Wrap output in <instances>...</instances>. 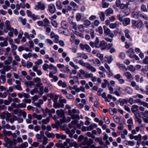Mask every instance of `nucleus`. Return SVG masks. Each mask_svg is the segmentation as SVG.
Here are the masks:
<instances>
[{
    "label": "nucleus",
    "mask_w": 148,
    "mask_h": 148,
    "mask_svg": "<svg viewBox=\"0 0 148 148\" xmlns=\"http://www.w3.org/2000/svg\"><path fill=\"white\" fill-rule=\"evenodd\" d=\"M79 63L82 66L86 67L92 72H95L97 71L96 69L89 63H85L82 60H80L79 61Z\"/></svg>",
    "instance_id": "f257e3e1"
},
{
    "label": "nucleus",
    "mask_w": 148,
    "mask_h": 148,
    "mask_svg": "<svg viewBox=\"0 0 148 148\" xmlns=\"http://www.w3.org/2000/svg\"><path fill=\"white\" fill-rule=\"evenodd\" d=\"M128 3H121L119 8L121 10H123V12L126 15H128L130 12V10L128 8Z\"/></svg>",
    "instance_id": "f03ea898"
},
{
    "label": "nucleus",
    "mask_w": 148,
    "mask_h": 148,
    "mask_svg": "<svg viewBox=\"0 0 148 148\" xmlns=\"http://www.w3.org/2000/svg\"><path fill=\"white\" fill-rule=\"evenodd\" d=\"M132 23L133 26L134 28H140L143 25V22L139 20L138 21L135 20H132Z\"/></svg>",
    "instance_id": "7ed1b4c3"
},
{
    "label": "nucleus",
    "mask_w": 148,
    "mask_h": 148,
    "mask_svg": "<svg viewBox=\"0 0 148 148\" xmlns=\"http://www.w3.org/2000/svg\"><path fill=\"white\" fill-rule=\"evenodd\" d=\"M75 119L78 120L79 119V115L78 114H75V127L76 126L77 128H81V126H83L84 125L83 122L80 121L79 123H78V121L77 120Z\"/></svg>",
    "instance_id": "20e7f679"
},
{
    "label": "nucleus",
    "mask_w": 148,
    "mask_h": 148,
    "mask_svg": "<svg viewBox=\"0 0 148 148\" xmlns=\"http://www.w3.org/2000/svg\"><path fill=\"white\" fill-rule=\"evenodd\" d=\"M79 47L80 49L82 50L85 49L89 53L91 52V48L89 45L87 44L84 45L81 43L79 44Z\"/></svg>",
    "instance_id": "39448f33"
},
{
    "label": "nucleus",
    "mask_w": 148,
    "mask_h": 148,
    "mask_svg": "<svg viewBox=\"0 0 148 148\" xmlns=\"http://www.w3.org/2000/svg\"><path fill=\"white\" fill-rule=\"evenodd\" d=\"M36 138L37 141L39 142H41V139L44 136H45L44 134V132L43 131H40V134H37L36 135Z\"/></svg>",
    "instance_id": "423d86ee"
},
{
    "label": "nucleus",
    "mask_w": 148,
    "mask_h": 148,
    "mask_svg": "<svg viewBox=\"0 0 148 148\" xmlns=\"http://www.w3.org/2000/svg\"><path fill=\"white\" fill-rule=\"evenodd\" d=\"M48 10L51 14L54 13L56 10L55 5L53 4H50L48 6Z\"/></svg>",
    "instance_id": "0eeeda50"
},
{
    "label": "nucleus",
    "mask_w": 148,
    "mask_h": 148,
    "mask_svg": "<svg viewBox=\"0 0 148 148\" xmlns=\"http://www.w3.org/2000/svg\"><path fill=\"white\" fill-rule=\"evenodd\" d=\"M11 69V67L9 65L4 66L3 68L0 70L1 73L3 74H5V72L9 71Z\"/></svg>",
    "instance_id": "6e6552de"
},
{
    "label": "nucleus",
    "mask_w": 148,
    "mask_h": 148,
    "mask_svg": "<svg viewBox=\"0 0 148 148\" xmlns=\"http://www.w3.org/2000/svg\"><path fill=\"white\" fill-rule=\"evenodd\" d=\"M138 107L137 105H134L132 106L131 108L132 112L133 113H137L138 114H139V112L138 110Z\"/></svg>",
    "instance_id": "1a4fd4ad"
},
{
    "label": "nucleus",
    "mask_w": 148,
    "mask_h": 148,
    "mask_svg": "<svg viewBox=\"0 0 148 148\" xmlns=\"http://www.w3.org/2000/svg\"><path fill=\"white\" fill-rule=\"evenodd\" d=\"M5 28L4 29V32L7 33L8 32V30L9 29L12 27H11L10 23L9 21L7 20L5 23Z\"/></svg>",
    "instance_id": "9d476101"
},
{
    "label": "nucleus",
    "mask_w": 148,
    "mask_h": 148,
    "mask_svg": "<svg viewBox=\"0 0 148 148\" xmlns=\"http://www.w3.org/2000/svg\"><path fill=\"white\" fill-rule=\"evenodd\" d=\"M66 68L67 73H69L70 74L69 77L70 78L73 79L74 77V70H73L72 71H71V70L69 69L68 66H67Z\"/></svg>",
    "instance_id": "9b49d317"
},
{
    "label": "nucleus",
    "mask_w": 148,
    "mask_h": 148,
    "mask_svg": "<svg viewBox=\"0 0 148 148\" xmlns=\"http://www.w3.org/2000/svg\"><path fill=\"white\" fill-rule=\"evenodd\" d=\"M123 75L125 76L127 79L130 80H132L134 79L133 76L130 72H125L123 73Z\"/></svg>",
    "instance_id": "f8f14e48"
},
{
    "label": "nucleus",
    "mask_w": 148,
    "mask_h": 148,
    "mask_svg": "<svg viewBox=\"0 0 148 148\" xmlns=\"http://www.w3.org/2000/svg\"><path fill=\"white\" fill-rule=\"evenodd\" d=\"M56 114L59 118L65 116L64 111L62 109L57 110L56 111Z\"/></svg>",
    "instance_id": "ddd939ff"
},
{
    "label": "nucleus",
    "mask_w": 148,
    "mask_h": 148,
    "mask_svg": "<svg viewBox=\"0 0 148 148\" xmlns=\"http://www.w3.org/2000/svg\"><path fill=\"white\" fill-rule=\"evenodd\" d=\"M91 61L94 64L98 66H99L101 64L100 60L98 58L92 59Z\"/></svg>",
    "instance_id": "4468645a"
},
{
    "label": "nucleus",
    "mask_w": 148,
    "mask_h": 148,
    "mask_svg": "<svg viewBox=\"0 0 148 148\" xmlns=\"http://www.w3.org/2000/svg\"><path fill=\"white\" fill-rule=\"evenodd\" d=\"M49 76L50 78H53V79L51 80V81L52 82H53V81L56 82L58 80V77L54 75L52 72H50L49 74Z\"/></svg>",
    "instance_id": "2eb2a0df"
},
{
    "label": "nucleus",
    "mask_w": 148,
    "mask_h": 148,
    "mask_svg": "<svg viewBox=\"0 0 148 148\" xmlns=\"http://www.w3.org/2000/svg\"><path fill=\"white\" fill-rule=\"evenodd\" d=\"M119 25V23L118 22L116 21L114 23L110 24L109 25V27L111 29H114L118 27Z\"/></svg>",
    "instance_id": "dca6fc26"
},
{
    "label": "nucleus",
    "mask_w": 148,
    "mask_h": 148,
    "mask_svg": "<svg viewBox=\"0 0 148 148\" xmlns=\"http://www.w3.org/2000/svg\"><path fill=\"white\" fill-rule=\"evenodd\" d=\"M126 53L131 58H132L134 55L133 49L131 48H130L128 51H126Z\"/></svg>",
    "instance_id": "f3484780"
},
{
    "label": "nucleus",
    "mask_w": 148,
    "mask_h": 148,
    "mask_svg": "<svg viewBox=\"0 0 148 148\" xmlns=\"http://www.w3.org/2000/svg\"><path fill=\"white\" fill-rule=\"evenodd\" d=\"M42 84V83H38L36 84V87H40V93L42 94L43 93V90L44 89V87L41 86Z\"/></svg>",
    "instance_id": "a211bd4d"
},
{
    "label": "nucleus",
    "mask_w": 148,
    "mask_h": 148,
    "mask_svg": "<svg viewBox=\"0 0 148 148\" xmlns=\"http://www.w3.org/2000/svg\"><path fill=\"white\" fill-rule=\"evenodd\" d=\"M58 85L60 87H61L63 88H65L67 86L66 83L64 82H63L61 80H60L58 82Z\"/></svg>",
    "instance_id": "6ab92c4d"
},
{
    "label": "nucleus",
    "mask_w": 148,
    "mask_h": 148,
    "mask_svg": "<svg viewBox=\"0 0 148 148\" xmlns=\"http://www.w3.org/2000/svg\"><path fill=\"white\" fill-rule=\"evenodd\" d=\"M107 45V43L105 41H102L100 42L99 46V47H100L101 49L103 50L105 49Z\"/></svg>",
    "instance_id": "aec40b11"
},
{
    "label": "nucleus",
    "mask_w": 148,
    "mask_h": 148,
    "mask_svg": "<svg viewBox=\"0 0 148 148\" xmlns=\"http://www.w3.org/2000/svg\"><path fill=\"white\" fill-rule=\"evenodd\" d=\"M56 136L57 139L61 138L62 139H65L66 138V136L61 134H56Z\"/></svg>",
    "instance_id": "412c9836"
},
{
    "label": "nucleus",
    "mask_w": 148,
    "mask_h": 148,
    "mask_svg": "<svg viewBox=\"0 0 148 148\" xmlns=\"http://www.w3.org/2000/svg\"><path fill=\"white\" fill-rule=\"evenodd\" d=\"M64 105L63 104L59 103L58 102L54 103L53 107L55 108H63L64 106Z\"/></svg>",
    "instance_id": "4be33fe9"
},
{
    "label": "nucleus",
    "mask_w": 148,
    "mask_h": 148,
    "mask_svg": "<svg viewBox=\"0 0 148 148\" xmlns=\"http://www.w3.org/2000/svg\"><path fill=\"white\" fill-rule=\"evenodd\" d=\"M104 59L105 61L107 62L109 64L113 60L111 56H105L104 57Z\"/></svg>",
    "instance_id": "5701e85b"
},
{
    "label": "nucleus",
    "mask_w": 148,
    "mask_h": 148,
    "mask_svg": "<svg viewBox=\"0 0 148 148\" xmlns=\"http://www.w3.org/2000/svg\"><path fill=\"white\" fill-rule=\"evenodd\" d=\"M66 133L69 134V136L70 137L72 138L74 134V130L73 129L71 131L69 129H67L66 130Z\"/></svg>",
    "instance_id": "b1692460"
},
{
    "label": "nucleus",
    "mask_w": 148,
    "mask_h": 148,
    "mask_svg": "<svg viewBox=\"0 0 148 148\" xmlns=\"http://www.w3.org/2000/svg\"><path fill=\"white\" fill-rule=\"evenodd\" d=\"M139 13L137 12L134 11L132 12V16L136 19H138L140 16Z\"/></svg>",
    "instance_id": "393cba45"
},
{
    "label": "nucleus",
    "mask_w": 148,
    "mask_h": 148,
    "mask_svg": "<svg viewBox=\"0 0 148 148\" xmlns=\"http://www.w3.org/2000/svg\"><path fill=\"white\" fill-rule=\"evenodd\" d=\"M103 29L104 31V33L106 35H109L111 32V31L110 29L107 28L106 26H103Z\"/></svg>",
    "instance_id": "a878e982"
},
{
    "label": "nucleus",
    "mask_w": 148,
    "mask_h": 148,
    "mask_svg": "<svg viewBox=\"0 0 148 148\" xmlns=\"http://www.w3.org/2000/svg\"><path fill=\"white\" fill-rule=\"evenodd\" d=\"M56 5L57 9L61 10L62 8L61 2L60 1H58L56 3Z\"/></svg>",
    "instance_id": "bb28decb"
},
{
    "label": "nucleus",
    "mask_w": 148,
    "mask_h": 148,
    "mask_svg": "<svg viewBox=\"0 0 148 148\" xmlns=\"http://www.w3.org/2000/svg\"><path fill=\"white\" fill-rule=\"evenodd\" d=\"M121 3V0H116L115 4L113 5V7L114 8L117 9L118 7H120Z\"/></svg>",
    "instance_id": "cd10ccee"
},
{
    "label": "nucleus",
    "mask_w": 148,
    "mask_h": 148,
    "mask_svg": "<svg viewBox=\"0 0 148 148\" xmlns=\"http://www.w3.org/2000/svg\"><path fill=\"white\" fill-rule=\"evenodd\" d=\"M38 7L40 9L42 10H44L45 8L44 4L43 3H42L41 2H38Z\"/></svg>",
    "instance_id": "c85d7f7f"
},
{
    "label": "nucleus",
    "mask_w": 148,
    "mask_h": 148,
    "mask_svg": "<svg viewBox=\"0 0 148 148\" xmlns=\"http://www.w3.org/2000/svg\"><path fill=\"white\" fill-rule=\"evenodd\" d=\"M130 19L128 18H126L124 19L123 21V24L125 26L130 24Z\"/></svg>",
    "instance_id": "c756f323"
},
{
    "label": "nucleus",
    "mask_w": 148,
    "mask_h": 148,
    "mask_svg": "<svg viewBox=\"0 0 148 148\" xmlns=\"http://www.w3.org/2000/svg\"><path fill=\"white\" fill-rule=\"evenodd\" d=\"M68 114L69 115L71 116L72 119H74V109H72V110H69L68 111Z\"/></svg>",
    "instance_id": "7c9ffc66"
},
{
    "label": "nucleus",
    "mask_w": 148,
    "mask_h": 148,
    "mask_svg": "<svg viewBox=\"0 0 148 148\" xmlns=\"http://www.w3.org/2000/svg\"><path fill=\"white\" fill-rule=\"evenodd\" d=\"M28 118L26 119V121L27 123L29 124L32 123V116L31 114H29L27 116Z\"/></svg>",
    "instance_id": "2f4dec72"
},
{
    "label": "nucleus",
    "mask_w": 148,
    "mask_h": 148,
    "mask_svg": "<svg viewBox=\"0 0 148 148\" xmlns=\"http://www.w3.org/2000/svg\"><path fill=\"white\" fill-rule=\"evenodd\" d=\"M69 23L72 25V27H73V28L74 27L73 16H72L69 17Z\"/></svg>",
    "instance_id": "473e14b6"
},
{
    "label": "nucleus",
    "mask_w": 148,
    "mask_h": 148,
    "mask_svg": "<svg viewBox=\"0 0 148 148\" xmlns=\"http://www.w3.org/2000/svg\"><path fill=\"white\" fill-rule=\"evenodd\" d=\"M99 15L101 20L102 21H103L105 20V13L103 12H101L99 13Z\"/></svg>",
    "instance_id": "72a5a7b5"
},
{
    "label": "nucleus",
    "mask_w": 148,
    "mask_h": 148,
    "mask_svg": "<svg viewBox=\"0 0 148 148\" xmlns=\"http://www.w3.org/2000/svg\"><path fill=\"white\" fill-rule=\"evenodd\" d=\"M48 69H50V70H53L55 72H54L53 73L55 74L57 71V70L56 67H55L53 64H51L49 65Z\"/></svg>",
    "instance_id": "f704fd0d"
},
{
    "label": "nucleus",
    "mask_w": 148,
    "mask_h": 148,
    "mask_svg": "<svg viewBox=\"0 0 148 148\" xmlns=\"http://www.w3.org/2000/svg\"><path fill=\"white\" fill-rule=\"evenodd\" d=\"M125 91L129 94H131L133 92L132 89L129 87H126L125 89Z\"/></svg>",
    "instance_id": "c9c22d12"
},
{
    "label": "nucleus",
    "mask_w": 148,
    "mask_h": 148,
    "mask_svg": "<svg viewBox=\"0 0 148 148\" xmlns=\"http://www.w3.org/2000/svg\"><path fill=\"white\" fill-rule=\"evenodd\" d=\"M113 119L116 123H119V124H121L120 123V118L119 117L115 115L114 116Z\"/></svg>",
    "instance_id": "e433bc0d"
},
{
    "label": "nucleus",
    "mask_w": 148,
    "mask_h": 148,
    "mask_svg": "<svg viewBox=\"0 0 148 148\" xmlns=\"http://www.w3.org/2000/svg\"><path fill=\"white\" fill-rule=\"evenodd\" d=\"M44 27L45 28V27H47L49 25L50 23L49 21L47 18H45L44 20Z\"/></svg>",
    "instance_id": "4c0bfd02"
},
{
    "label": "nucleus",
    "mask_w": 148,
    "mask_h": 148,
    "mask_svg": "<svg viewBox=\"0 0 148 148\" xmlns=\"http://www.w3.org/2000/svg\"><path fill=\"white\" fill-rule=\"evenodd\" d=\"M45 134L49 138H53L54 136L53 134L52 133H49L48 131H47L45 132Z\"/></svg>",
    "instance_id": "58836bf2"
},
{
    "label": "nucleus",
    "mask_w": 148,
    "mask_h": 148,
    "mask_svg": "<svg viewBox=\"0 0 148 148\" xmlns=\"http://www.w3.org/2000/svg\"><path fill=\"white\" fill-rule=\"evenodd\" d=\"M32 54L30 53H28V54H24L23 55V57L26 59H27L28 58L32 57Z\"/></svg>",
    "instance_id": "ea45409f"
},
{
    "label": "nucleus",
    "mask_w": 148,
    "mask_h": 148,
    "mask_svg": "<svg viewBox=\"0 0 148 148\" xmlns=\"http://www.w3.org/2000/svg\"><path fill=\"white\" fill-rule=\"evenodd\" d=\"M50 117H47L46 119H43L42 121V123L43 124H46L48 123L50 121Z\"/></svg>",
    "instance_id": "a19ab883"
},
{
    "label": "nucleus",
    "mask_w": 148,
    "mask_h": 148,
    "mask_svg": "<svg viewBox=\"0 0 148 148\" xmlns=\"http://www.w3.org/2000/svg\"><path fill=\"white\" fill-rule=\"evenodd\" d=\"M8 45V42L7 40H4L3 42H1L0 43V45L2 47H6Z\"/></svg>",
    "instance_id": "79ce46f5"
},
{
    "label": "nucleus",
    "mask_w": 148,
    "mask_h": 148,
    "mask_svg": "<svg viewBox=\"0 0 148 148\" xmlns=\"http://www.w3.org/2000/svg\"><path fill=\"white\" fill-rule=\"evenodd\" d=\"M113 10L111 8L107 9L106 11V15H109L110 14H112L113 13Z\"/></svg>",
    "instance_id": "37998d69"
},
{
    "label": "nucleus",
    "mask_w": 148,
    "mask_h": 148,
    "mask_svg": "<svg viewBox=\"0 0 148 148\" xmlns=\"http://www.w3.org/2000/svg\"><path fill=\"white\" fill-rule=\"evenodd\" d=\"M42 63L43 61L42 60L39 59L37 60V61L34 62V64L38 66L42 64Z\"/></svg>",
    "instance_id": "c03bdc74"
},
{
    "label": "nucleus",
    "mask_w": 148,
    "mask_h": 148,
    "mask_svg": "<svg viewBox=\"0 0 148 148\" xmlns=\"http://www.w3.org/2000/svg\"><path fill=\"white\" fill-rule=\"evenodd\" d=\"M134 139L137 141H140L142 140L141 135L140 134H139L137 136H134Z\"/></svg>",
    "instance_id": "a18cd8bd"
},
{
    "label": "nucleus",
    "mask_w": 148,
    "mask_h": 148,
    "mask_svg": "<svg viewBox=\"0 0 148 148\" xmlns=\"http://www.w3.org/2000/svg\"><path fill=\"white\" fill-rule=\"evenodd\" d=\"M120 105L121 106H123L125 103H127V100L125 99H123L119 101Z\"/></svg>",
    "instance_id": "49530a36"
},
{
    "label": "nucleus",
    "mask_w": 148,
    "mask_h": 148,
    "mask_svg": "<svg viewBox=\"0 0 148 148\" xmlns=\"http://www.w3.org/2000/svg\"><path fill=\"white\" fill-rule=\"evenodd\" d=\"M42 144L44 145H46L48 143V139L46 136H44L43 138Z\"/></svg>",
    "instance_id": "de8ad7c7"
},
{
    "label": "nucleus",
    "mask_w": 148,
    "mask_h": 148,
    "mask_svg": "<svg viewBox=\"0 0 148 148\" xmlns=\"http://www.w3.org/2000/svg\"><path fill=\"white\" fill-rule=\"evenodd\" d=\"M3 133L5 135V136H11L12 134V132L11 131H7L5 130L3 131Z\"/></svg>",
    "instance_id": "09e8293b"
},
{
    "label": "nucleus",
    "mask_w": 148,
    "mask_h": 148,
    "mask_svg": "<svg viewBox=\"0 0 148 148\" xmlns=\"http://www.w3.org/2000/svg\"><path fill=\"white\" fill-rule=\"evenodd\" d=\"M105 0H102V4L103 8H107L108 7L109 4L105 2Z\"/></svg>",
    "instance_id": "8fccbe9b"
},
{
    "label": "nucleus",
    "mask_w": 148,
    "mask_h": 148,
    "mask_svg": "<svg viewBox=\"0 0 148 148\" xmlns=\"http://www.w3.org/2000/svg\"><path fill=\"white\" fill-rule=\"evenodd\" d=\"M99 40L98 37H96L95 42V47L96 48H99Z\"/></svg>",
    "instance_id": "3c124183"
},
{
    "label": "nucleus",
    "mask_w": 148,
    "mask_h": 148,
    "mask_svg": "<svg viewBox=\"0 0 148 148\" xmlns=\"http://www.w3.org/2000/svg\"><path fill=\"white\" fill-rule=\"evenodd\" d=\"M97 56L100 59L101 61H102L103 60L104 58L103 54L98 53L97 54Z\"/></svg>",
    "instance_id": "603ef678"
},
{
    "label": "nucleus",
    "mask_w": 148,
    "mask_h": 148,
    "mask_svg": "<svg viewBox=\"0 0 148 148\" xmlns=\"http://www.w3.org/2000/svg\"><path fill=\"white\" fill-rule=\"evenodd\" d=\"M140 9L142 11L147 12V9L146 8L145 5L143 4L142 5Z\"/></svg>",
    "instance_id": "864d4df0"
},
{
    "label": "nucleus",
    "mask_w": 148,
    "mask_h": 148,
    "mask_svg": "<svg viewBox=\"0 0 148 148\" xmlns=\"http://www.w3.org/2000/svg\"><path fill=\"white\" fill-rule=\"evenodd\" d=\"M90 34L92 38H93L95 37L94 33L95 32L94 29H91L90 30Z\"/></svg>",
    "instance_id": "5fc2aeb1"
},
{
    "label": "nucleus",
    "mask_w": 148,
    "mask_h": 148,
    "mask_svg": "<svg viewBox=\"0 0 148 148\" xmlns=\"http://www.w3.org/2000/svg\"><path fill=\"white\" fill-rule=\"evenodd\" d=\"M19 145L22 148H25L28 147V144L27 142H25L24 143Z\"/></svg>",
    "instance_id": "6e6d98bb"
},
{
    "label": "nucleus",
    "mask_w": 148,
    "mask_h": 148,
    "mask_svg": "<svg viewBox=\"0 0 148 148\" xmlns=\"http://www.w3.org/2000/svg\"><path fill=\"white\" fill-rule=\"evenodd\" d=\"M93 75L92 73H86L84 75L85 77L86 78H91L93 77Z\"/></svg>",
    "instance_id": "4d7b16f0"
},
{
    "label": "nucleus",
    "mask_w": 148,
    "mask_h": 148,
    "mask_svg": "<svg viewBox=\"0 0 148 148\" xmlns=\"http://www.w3.org/2000/svg\"><path fill=\"white\" fill-rule=\"evenodd\" d=\"M26 106V105L24 103H19L17 105V108H25Z\"/></svg>",
    "instance_id": "13d9d810"
},
{
    "label": "nucleus",
    "mask_w": 148,
    "mask_h": 148,
    "mask_svg": "<svg viewBox=\"0 0 148 148\" xmlns=\"http://www.w3.org/2000/svg\"><path fill=\"white\" fill-rule=\"evenodd\" d=\"M117 65L118 66H119L120 68L122 69L124 71H126L127 70V68L125 66L120 64H118Z\"/></svg>",
    "instance_id": "bf43d9fd"
},
{
    "label": "nucleus",
    "mask_w": 148,
    "mask_h": 148,
    "mask_svg": "<svg viewBox=\"0 0 148 148\" xmlns=\"http://www.w3.org/2000/svg\"><path fill=\"white\" fill-rule=\"evenodd\" d=\"M82 18V16L81 14L79 13H78L76 15V20L79 21H80Z\"/></svg>",
    "instance_id": "052dcab7"
},
{
    "label": "nucleus",
    "mask_w": 148,
    "mask_h": 148,
    "mask_svg": "<svg viewBox=\"0 0 148 148\" xmlns=\"http://www.w3.org/2000/svg\"><path fill=\"white\" fill-rule=\"evenodd\" d=\"M90 24V22L88 20H85L84 21V24L86 26H89Z\"/></svg>",
    "instance_id": "680f3d73"
},
{
    "label": "nucleus",
    "mask_w": 148,
    "mask_h": 148,
    "mask_svg": "<svg viewBox=\"0 0 148 148\" xmlns=\"http://www.w3.org/2000/svg\"><path fill=\"white\" fill-rule=\"evenodd\" d=\"M117 17L118 20H119L121 22H122L123 21V16L122 14H119L117 16Z\"/></svg>",
    "instance_id": "e2e57ef3"
},
{
    "label": "nucleus",
    "mask_w": 148,
    "mask_h": 148,
    "mask_svg": "<svg viewBox=\"0 0 148 148\" xmlns=\"http://www.w3.org/2000/svg\"><path fill=\"white\" fill-rule=\"evenodd\" d=\"M16 89L20 91L22 90V88L21 86V85H17L14 86Z\"/></svg>",
    "instance_id": "0e129e2a"
},
{
    "label": "nucleus",
    "mask_w": 148,
    "mask_h": 148,
    "mask_svg": "<svg viewBox=\"0 0 148 148\" xmlns=\"http://www.w3.org/2000/svg\"><path fill=\"white\" fill-rule=\"evenodd\" d=\"M7 144L8 145L7 146V148H13L12 141V140L9 141V142Z\"/></svg>",
    "instance_id": "69168bd1"
},
{
    "label": "nucleus",
    "mask_w": 148,
    "mask_h": 148,
    "mask_svg": "<svg viewBox=\"0 0 148 148\" xmlns=\"http://www.w3.org/2000/svg\"><path fill=\"white\" fill-rule=\"evenodd\" d=\"M107 97L110 99H112L114 101H115L116 100V99L114 97H112V95L108 94L107 95Z\"/></svg>",
    "instance_id": "338daca9"
},
{
    "label": "nucleus",
    "mask_w": 148,
    "mask_h": 148,
    "mask_svg": "<svg viewBox=\"0 0 148 148\" xmlns=\"http://www.w3.org/2000/svg\"><path fill=\"white\" fill-rule=\"evenodd\" d=\"M33 66V63L29 61L27 62V67L28 68H30Z\"/></svg>",
    "instance_id": "774afa93"
}]
</instances>
